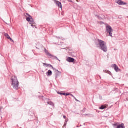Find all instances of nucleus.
<instances>
[{
  "instance_id": "1",
  "label": "nucleus",
  "mask_w": 128,
  "mask_h": 128,
  "mask_svg": "<svg viewBox=\"0 0 128 128\" xmlns=\"http://www.w3.org/2000/svg\"><path fill=\"white\" fill-rule=\"evenodd\" d=\"M95 44L97 48H100L101 50H102L104 52H108V46H106V43L104 40L98 39L96 40Z\"/></svg>"
},
{
  "instance_id": "2",
  "label": "nucleus",
  "mask_w": 128,
  "mask_h": 128,
  "mask_svg": "<svg viewBox=\"0 0 128 128\" xmlns=\"http://www.w3.org/2000/svg\"><path fill=\"white\" fill-rule=\"evenodd\" d=\"M11 84L14 90H18V86H20V82L18 80L16 76L12 77L11 78Z\"/></svg>"
},
{
  "instance_id": "3",
  "label": "nucleus",
  "mask_w": 128,
  "mask_h": 128,
  "mask_svg": "<svg viewBox=\"0 0 128 128\" xmlns=\"http://www.w3.org/2000/svg\"><path fill=\"white\" fill-rule=\"evenodd\" d=\"M26 20L30 22V24H34V20L32 17L28 14H26Z\"/></svg>"
},
{
  "instance_id": "4",
  "label": "nucleus",
  "mask_w": 128,
  "mask_h": 128,
  "mask_svg": "<svg viewBox=\"0 0 128 128\" xmlns=\"http://www.w3.org/2000/svg\"><path fill=\"white\" fill-rule=\"evenodd\" d=\"M106 30L108 34H109L110 36L112 38V33L114 32V30L110 26L107 24L106 26Z\"/></svg>"
},
{
  "instance_id": "5",
  "label": "nucleus",
  "mask_w": 128,
  "mask_h": 128,
  "mask_svg": "<svg viewBox=\"0 0 128 128\" xmlns=\"http://www.w3.org/2000/svg\"><path fill=\"white\" fill-rule=\"evenodd\" d=\"M44 52L46 54V55L47 56H48V58H50L51 56H52V58H56V60H58L59 62H60L57 56H54L52 55V54H50V52H48V51L46 49L44 48Z\"/></svg>"
},
{
  "instance_id": "6",
  "label": "nucleus",
  "mask_w": 128,
  "mask_h": 128,
  "mask_svg": "<svg viewBox=\"0 0 128 128\" xmlns=\"http://www.w3.org/2000/svg\"><path fill=\"white\" fill-rule=\"evenodd\" d=\"M116 2L119 6H126V4H128L124 2H122V0H116Z\"/></svg>"
},
{
  "instance_id": "7",
  "label": "nucleus",
  "mask_w": 128,
  "mask_h": 128,
  "mask_svg": "<svg viewBox=\"0 0 128 128\" xmlns=\"http://www.w3.org/2000/svg\"><path fill=\"white\" fill-rule=\"evenodd\" d=\"M55 4H56L57 6H58V8H62V2L57 1L56 0H54Z\"/></svg>"
},
{
  "instance_id": "8",
  "label": "nucleus",
  "mask_w": 128,
  "mask_h": 128,
  "mask_svg": "<svg viewBox=\"0 0 128 128\" xmlns=\"http://www.w3.org/2000/svg\"><path fill=\"white\" fill-rule=\"evenodd\" d=\"M113 68H114V70H116V72H120V70L118 68V66H116V64H114L113 65Z\"/></svg>"
},
{
  "instance_id": "9",
  "label": "nucleus",
  "mask_w": 128,
  "mask_h": 128,
  "mask_svg": "<svg viewBox=\"0 0 128 128\" xmlns=\"http://www.w3.org/2000/svg\"><path fill=\"white\" fill-rule=\"evenodd\" d=\"M56 70V78H58V76H62V72L58 71V70Z\"/></svg>"
},
{
  "instance_id": "10",
  "label": "nucleus",
  "mask_w": 128,
  "mask_h": 128,
  "mask_svg": "<svg viewBox=\"0 0 128 128\" xmlns=\"http://www.w3.org/2000/svg\"><path fill=\"white\" fill-rule=\"evenodd\" d=\"M36 46V48H37V50H41V48H44V46L40 43L37 44Z\"/></svg>"
},
{
  "instance_id": "11",
  "label": "nucleus",
  "mask_w": 128,
  "mask_h": 128,
  "mask_svg": "<svg viewBox=\"0 0 128 128\" xmlns=\"http://www.w3.org/2000/svg\"><path fill=\"white\" fill-rule=\"evenodd\" d=\"M68 62H74V58L68 57L66 60Z\"/></svg>"
},
{
  "instance_id": "12",
  "label": "nucleus",
  "mask_w": 128,
  "mask_h": 128,
  "mask_svg": "<svg viewBox=\"0 0 128 128\" xmlns=\"http://www.w3.org/2000/svg\"><path fill=\"white\" fill-rule=\"evenodd\" d=\"M48 76H50L52 75V72L51 70H49L48 72L46 73Z\"/></svg>"
},
{
  "instance_id": "13",
  "label": "nucleus",
  "mask_w": 128,
  "mask_h": 128,
  "mask_svg": "<svg viewBox=\"0 0 128 128\" xmlns=\"http://www.w3.org/2000/svg\"><path fill=\"white\" fill-rule=\"evenodd\" d=\"M44 66H46L47 68H54V66H52V64H46V63L43 64Z\"/></svg>"
},
{
  "instance_id": "14",
  "label": "nucleus",
  "mask_w": 128,
  "mask_h": 128,
  "mask_svg": "<svg viewBox=\"0 0 128 128\" xmlns=\"http://www.w3.org/2000/svg\"><path fill=\"white\" fill-rule=\"evenodd\" d=\"M116 128H126V127L124 126V124H122L120 125H118Z\"/></svg>"
},
{
  "instance_id": "15",
  "label": "nucleus",
  "mask_w": 128,
  "mask_h": 128,
  "mask_svg": "<svg viewBox=\"0 0 128 128\" xmlns=\"http://www.w3.org/2000/svg\"><path fill=\"white\" fill-rule=\"evenodd\" d=\"M48 104H49L50 106H54V102H48Z\"/></svg>"
},
{
  "instance_id": "16",
  "label": "nucleus",
  "mask_w": 128,
  "mask_h": 128,
  "mask_svg": "<svg viewBox=\"0 0 128 128\" xmlns=\"http://www.w3.org/2000/svg\"><path fill=\"white\" fill-rule=\"evenodd\" d=\"M5 36H6V38H8V40H9V38H10V35H8V34H4Z\"/></svg>"
},
{
  "instance_id": "17",
  "label": "nucleus",
  "mask_w": 128,
  "mask_h": 128,
  "mask_svg": "<svg viewBox=\"0 0 128 128\" xmlns=\"http://www.w3.org/2000/svg\"><path fill=\"white\" fill-rule=\"evenodd\" d=\"M104 108H106L104 107V106H100V110H104Z\"/></svg>"
},
{
  "instance_id": "18",
  "label": "nucleus",
  "mask_w": 128,
  "mask_h": 128,
  "mask_svg": "<svg viewBox=\"0 0 128 128\" xmlns=\"http://www.w3.org/2000/svg\"><path fill=\"white\" fill-rule=\"evenodd\" d=\"M97 16L98 18V20H102V17L98 16Z\"/></svg>"
},
{
  "instance_id": "19",
  "label": "nucleus",
  "mask_w": 128,
  "mask_h": 128,
  "mask_svg": "<svg viewBox=\"0 0 128 128\" xmlns=\"http://www.w3.org/2000/svg\"><path fill=\"white\" fill-rule=\"evenodd\" d=\"M9 40H10V42H14V40H12V38H9Z\"/></svg>"
},
{
  "instance_id": "20",
  "label": "nucleus",
  "mask_w": 128,
  "mask_h": 128,
  "mask_svg": "<svg viewBox=\"0 0 128 128\" xmlns=\"http://www.w3.org/2000/svg\"><path fill=\"white\" fill-rule=\"evenodd\" d=\"M58 92V94H60V96H62V92Z\"/></svg>"
},
{
  "instance_id": "21",
  "label": "nucleus",
  "mask_w": 128,
  "mask_h": 128,
  "mask_svg": "<svg viewBox=\"0 0 128 128\" xmlns=\"http://www.w3.org/2000/svg\"><path fill=\"white\" fill-rule=\"evenodd\" d=\"M107 74H108L112 75V72L110 71H107Z\"/></svg>"
},
{
  "instance_id": "22",
  "label": "nucleus",
  "mask_w": 128,
  "mask_h": 128,
  "mask_svg": "<svg viewBox=\"0 0 128 128\" xmlns=\"http://www.w3.org/2000/svg\"><path fill=\"white\" fill-rule=\"evenodd\" d=\"M70 96V93H66V96Z\"/></svg>"
},
{
  "instance_id": "23",
  "label": "nucleus",
  "mask_w": 128,
  "mask_h": 128,
  "mask_svg": "<svg viewBox=\"0 0 128 128\" xmlns=\"http://www.w3.org/2000/svg\"><path fill=\"white\" fill-rule=\"evenodd\" d=\"M86 116H92V115L90 114H86Z\"/></svg>"
},
{
  "instance_id": "24",
  "label": "nucleus",
  "mask_w": 128,
  "mask_h": 128,
  "mask_svg": "<svg viewBox=\"0 0 128 128\" xmlns=\"http://www.w3.org/2000/svg\"><path fill=\"white\" fill-rule=\"evenodd\" d=\"M62 96H66V93H62Z\"/></svg>"
},
{
  "instance_id": "25",
  "label": "nucleus",
  "mask_w": 128,
  "mask_h": 128,
  "mask_svg": "<svg viewBox=\"0 0 128 128\" xmlns=\"http://www.w3.org/2000/svg\"><path fill=\"white\" fill-rule=\"evenodd\" d=\"M68 1L69 2H72V0H68Z\"/></svg>"
},
{
  "instance_id": "26",
  "label": "nucleus",
  "mask_w": 128,
  "mask_h": 128,
  "mask_svg": "<svg viewBox=\"0 0 128 128\" xmlns=\"http://www.w3.org/2000/svg\"><path fill=\"white\" fill-rule=\"evenodd\" d=\"M31 26H32V28H34V26L36 28V26H34V24H31Z\"/></svg>"
},
{
  "instance_id": "27",
  "label": "nucleus",
  "mask_w": 128,
  "mask_h": 128,
  "mask_svg": "<svg viewBox=\"0 0 128 128\" xmlns=\"http://www.w3.org/2000/svg\"><path fill=\"white\" fill-rule=\"evenodd\" d=\"M68 122V119L66 120L65 122L66 124Z\"/></svg>"
},
{
  "instance_id": "28",
  "label": "nucleus",
  "mask_w": 128,
  "mask_h": 128,
  "mask_svg": "<svg viewBox=\"0 0 128 128\" xmlns=\"http://www.w3.org/2000/svg\"><path fill=\"white\" fill-rule=\"evenodd\" d=\"M64 118L66 120V116H64Z\"/></svg>"
},
{
  "instance_id": "29",
  "label": "nucleus",
  "mask_w": 128,
  "mask_h": 128,
  "mask_svg": "<svg viewBox=\"0 0 128 128\" xmlns=\"http://www.w3.org/2000/svg\"><path fill=\"white\" fill-rule=\"evenodd\" d=\"M75 100H76V102H80V100H78V99H75Z\"/></svg>"
},
{
  "instance_id": "30",
  "label": "nucleus",
  "mask_w": 128,
  "mask_h": 128,
  "mask_svg": "<svg viewBox=\"0 0 128 128\" xmlns=\"http://www.w3.org/2000/svg\"><path fill=\"white\" fill-rule=\"evenodd\" d=\"M64 126H65V128H66V123H64Z\"/></svg>"
},
{
  "instance_id": "31",
  "label": "nucleus",
  "mask_w": 128,
  "mask_h": 128,
  "mask_svg": "<svg viewBox=\"0 0 128 128\" xmlns=\"http://www.w3.org/2000/svg\"><path fill=\"white\" fill-rule=\"evenodd\" d=\"M70 96H72V98H73V96H74L72 95V94H70Z\"/></svg>"
},
{
  "instance_id": "32",
  "label": "nucleus",
  "mask_w": 128,
  "mask_h": 128,
  "mask_svg": "<svg viewBox=\"0 0 128 128\" xmlns=\"http://www.w3.org/2000/svg\"><path fill=\"white\" fill-rule=\"evenodd\" d=\"M74 98V100H76V97L74 96H73Z\"/></svg>"
},
{
  "instance_id": "33",
  "label": "nucleus",
  "mask_w": 128,
  "mask_h": 128,
  "mask_svg": "<svg viewBox=\"0 0 128 128\" xmlns=\"http://www.w3.org/2000/svg\"><path fill=\"white\" fill-rule=\"evenodd\" d=\"M74 98V100H76V97L74 96H73Z\"/></svg>"
},
{
  "instance_id": "34",
  "label": "nucleus",
  "mask_w": 128,
  "mask_h": 128,
  "mask_svg": "<svg viewBox=\"0 0 128 128\" xmlns=\"http://www.w3.org/2000/svg\"><path fill=\"white\" fill-rule=\"evenodd\" d=\"M74 98V100H76V97L74 96H73Z\"/></svg>"
},
{
  "instance_id": "35",
  "label": "nucleus",
  "mask_w": 128,
  "mask_h": 128,
  "mask_svg": "<svg viewBox=\"0 0 128 128\" xmlns=\"http://www.w3.org/2000/svg\"><path fill=\"white\" fill-rule=\"evenodd\" d=\"M86 110V108H84V110Z\"/></svg>"
},
{
  "instance_id": "36",
  "label": "nucleus",
  "mask_w": 128,
  "mask_h": 128,
  "mask_svg": "<svg viewBox=\"0 0 128 128\" xmlns=\"http://www.w3.org/2000/svg\"><path fill=\"white\" fill-rule=\"evenodd\" d=\"M106 72V70H104V72Z\"/></svg>"
},
{
  "instance_id": "37",
  "label": "nucleus",
  "mask_w": 128,
  "mask_h": 128,
  "mask_svg": "<svg viewBox=\"0 0 128 128\" xmlns=\"http://www.w3.org/2000/svg\"><path fill=\"white\" fill-rule=\"evenodd\" d=\"M57 38H60V37H56Z\"/></svg>"
},
{
  "instance_id": "38",
  "label": "nucleus",
  "mask_w": 128,
  "mask_h": 128,
  "mask_svg": "<svg viewBox=\"0 0 128 128\" xmlns=\"http://www.w3.org/2000/svg\"><path fill=\"white\" fill-rule=\"evenodd\" d=\"M84 126H86V123H84Z\"/></svg>"
},
{
  "instance_id": "39",
  "label": "nucleus",
  "mask_w": 128,
  "mask_h": 128,
  "mask_svg": "<svg viewBox=\"0 0 128 128\" xmlns=\"http://www.w3.org/2000/svg\"><path fill=\"white\" fill-rule=\"evenodd\" d=\"M34 115L35 116V115H34Z\"/></svg>"
}]
</instances>
